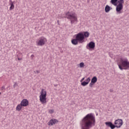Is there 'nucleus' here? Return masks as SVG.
Wrapping results in <instances>:
<instances>
[{
  "mask_svg": "<svg viewBox=\"0 0 129 129\" xmlns=\"http://www.w3.org/2000/svg\"><path fill=\"white\" fill-rule=\"evenodd\" d=\"M96 121L93 113H89L84 117L80 122L81 129H90L95 125Z\"/></svg>",
  "mask_w": 129,
  "mask_h": 129,
  "instance_id": "f257e3e1",
  "label": "nucleus"
},
{
  "mask_svg": "<svg viewBox=\"0 0 129 129\" xmlns=\"http://www.w3.org/2000/svg\"><path fill=\"white\" fill-rule=\"evenodd\" d=\"M117 64L120 70L129 69V61L127 58H119L117 60Z\"/></svg>",
  "mask_w": 129,
  "mask_h": 129,
  "instance_id": "f03ea898",
  "label": "nucleus"
},
{
  "mask_svg": "<svg viewBox=\"0 0 129 129\" xmlns=\"http://www.w3.org/2000/svg\"><path fill=\"white\" fill-rule=\"evenodd\" d=\"M66 18L70 20L71 24L73 25L75 23H78V18H77V14L73 11H69L66 14Z\"/></svg>",
  "mask_w": 129,
  "mask_h": 129,
  "instance_id": "7ed1b4c3",
  "label": "nucleus"
},
{
  "mask_svg": "<svg viewBox=\"0 0 129 129\" xmlns=\"http://www.w3.org/2000/svg\"><path fill=\"white\" fill-rule=\"evenodd\" d=\"M112 5L114 6H116V3H118V5L116 7V12L118 14H121L122 12H121V10L123 9V4L124 3V1L123 0H111L110 2Z\"/></svg>",
  "mask_w": 129,
  "mask_h": 129,
  "instance_id": "20e7f679",
  "label": "nucleus"
},
{
  "mask_svg": "<svg viewBox=\"0 0 129 129\" xmlns=\"http://www.w3.org/2000/svg\"><path fill=\"white\" fill-rule=\"evenodd\" d=\"M47 91L45 89H42L39 95V100L42 104H47Z\"/></svg>",
  "mask_w": 129,
  "mask_h": 129,
  "instance_id": "39448f33",
  "label": "nucleus"
},
{
  "mask_svg": "<svg viewBox=\"0 0 129 129\" xmlns=\"http://www.w3.org/2000/svg\"><path fill=\"white\" fill-rule=\"evenodd\" d=\"M47 41L48 40H47V38L43 36H42L37 40L36 45L37 46H40L41 47H42V46H44L45 44L46 43Z\"/></svg>",
  "mask_w": 129,
  "mask_h": 129,
  "instance_id": "423d86ee",
  "label": "nucleus"
},
{
  "mask_svg": "<svg viewBox=\"0 0 129 129\" xmlns=\"http://www.w3.org/2000/svg\"><path fill=\"white\" fill-rule=\"evenodd\" d=\"M76 39L78 40L79 43H84V42H85L84 39V35L83 34V33L80 32L77 34L76 36Z\"/></svg>",
  "mask_w": 129,
  "mask_h": 129,
  "instance_id": "0eeeda50",
  "label": "nucleus"
},
{
  "mask_svg": "<svg viewBox=\"0 0 129 129\" xmlns=\"http://www.w3.org/2000/svg\"><path fill=\"white\" fill-rule=\"evenodd\" d=\"M114 124L115 127H117V128H119L121 127V126L122 125V124H123V121L121 119H118L115 120Z\"/></svg>",
  "mask_w": 129,
  "mask_h": 129,
  "instance_id": "6e6552de",
  "label": "nucleus"
},
{
  "mask_svg": "<svg viewBox=\"0 0 129 129\" xmlns=\"http://www.w3.org/2000/svg\"><path fill=\"white\" fill-rule=\"evenodd\" d=\"M86 48L89 51H92L95 48V43L93 41L90 42L88 44H87Z\"/></svg>",
  "mask_w": 129,
  "mask_h": 129,
  "instance_id": "1a4fd4ad",
  "label": "nucleus"
},
{
  "mask_svg": "<svg viewBox=\"0 0 129 129\" xmlns=\"http://www.w3.org/2000/svg\"><path fill=\"white\" fill-rule=\"evenodd\" d=\"M59 121L56 119L52 118L49 120V121L47 123L48 125L52 126L54 125V124H56V123H58Z\"/></svg>",
  "mask_w": 129,
  "mask_h": 129,
  "instance_id": "9d476101",
  "label": "nucleus"
},
{
  "mask_svg": "<svg viewBox=\"0 0 129 129\" xmlns=\"http://www.w3.org/2000/svg\"><path fill=\"white\" fill-rule=\"evenodd\" d=\"M20 104H21L23 107H25L29 105V101H28V99H24L21 101Z\"/></svg>",
  "mask_w": 129,
  "mask_h": 129,
  "instance_id": "9b49d317",
  "label": "nucleus"
},
{
  "mask_svg": "<svg viewBox=\"0 0 129 129\" xmlns=\"http://www.w3.org/2000/svg\"><path fill=\"white\" fill-rule=\"evenodd\" d=\"M89 82H90V78L88 77L86 80H85V81L81 83V85L82 86H86V85H88V84H89Z\"/></svg>",
  "mask_w": 129,
  "mask_h": 129,
  "instance_id": "f8f14e48",
  "label": "nucleus"
},
{
  "mask_svg": "<svg viewBox=\"0 0 129 129\" xmlns=\"http://www.w3.org/2000/svg\"><path fill=\"white\" fill-rule=\"evenodd\" d=\"M105 123L107 126H109L111 129L115 128V126L111 122H106Z\"/></svg>",
  "mask_w": 129,
  "mask_h": 129,
  "instance_id": "ddd939ff",
  "label": "nucleus"
},
{
  "mask_svg": "<svg viewBox=\"0 0 129 129\" xmlns=\"http://www.w3.org/2000/svg\"><path fill=\"white\" fill-rule=\"evenodd\" d=\"M22 108H23V105L20 103L17 105L16 109L17 111H21V110H22Z\"/></svg>",
  "mask_w": 129,
  "mask_h": 129,
  "instance_id": "4468645a",
  "label": "nucleus"
},
{
  "mask_svg": "<svg viewBox=\"0 0 129 129\" xmlns=\"http://www.w3.org/2000/svg\"><path fill=\"white\" fill-rule=\"evenodd\" d=\"M83 34L84 35V38L85 39V38H88V37H89V35H90L89 32H88V31L84 32Z\"/></svg>",
  "mask_w": 129,
  "mask_h": 129,
  "instance_id": "2eb2a0df",
  "label": "nucleus"
},
{
  "mask_svg": "<svg viewBox=\"0 0 129 129\" xmlns=\"http://www.w3.org/2000/svg\"><path fill=\"white\" fill-rule=\"evenodd\" d=\"M111 10V8H110V7H109L108 5H106L105 8V13H108L109 11Z\"/></svg>",
  "mask_w": 129,
  "mask_h": 129,
  "instance_id": "dca6fc26",
  "label": "nucleus"
},
{
  "mask_svg": "<svg viewBox=\"0 0 129 129\" xmlns=\"http://www.w3.org/2000/svg\"><path fill=\"white\" fill-rule=\"evenodd\" d=\"M78 40H77V38H76V39H73L72 40V43L73 44V45H77V44H78Z\"/></svg>",
  "mask_w": 129,
  "mask_h": 129,
  "instance_id": "f3484780",
  "label": "nucleus"
},
{
  "mask_svg": "<svg viewBox=\"0 0 129 129\" xmlns=\"http://www.w3.org/2000/svg\"><path fill=\"white\" fill-rule=\"evenodd\" d=\"M97 82V78H96V77H93V78L91 80V82H92V83H96V82Z\"/></svg>",
  "mask_w": 129,
  "mask_h": 129,
  "instance_id": "a211bd4d",
  "label": "nucleus"
},
{
  "mask_svg": "<svg viewBox=\"0 0 129 129\" xmlns=\"http://www.w3.org/2000/svg\"><path fill=\"white\" fill-rule=\"evenodd\" d=\"M11 7L10 8V11H12L15 9V5H14V3L13 2L10 3Z\"/></svg>",
  "mask_w": 129,
  "mask_h": 129,
  "instance_id": "6ab92c4d",
  "label": "nucleus"
},
{
  "mask_svg": "<svg viewBox=\"0 0 129 129\" xmlns=\"http://www.w3.org/2000/svg\"><path fill=\"white\" fill-rule=\"evenodd\" d=\"M79 66L81 68H84V67H85V64H84V62H82L80 63Z\"/></svg>",
  "mask_w": 129,
  "mask_h": 129,
  "instance_id": "aec40b11",
  "label": "nucleus"
},
{
  "mask_svg": "<svg viewBox=\"0 0 129 129\" xmlns=\"http://www.w3.org/2000/svg\"><path fill=\"white\" fill-rule=\"evenodd\" d=\"M48 113L52 114V113H54V109H49Z\"/></svg>",
  "mask_w": 129,
  "mask_h": 129,
  "instance_id": "412c9836",
  "label": "nucleus"
},
{
  "mask_svg": "<svg viewBox=\"0 0 129 129\" xmlns=\"http://www.w3.org/2000/svg\"><path fill=\"white\" fill-rule=\"evenodd\" d=\"M94 83H92V82H91V83L89 84L90 87H93V85H94Z\"/></svg>",
  "mask_w": 129,
  "mask_h": 129,
  "instance_id": "4be33fe9",
  "label": "nucleus"
},
{
  "mask_svg": "<svg viewBox=\"0 0 129 129\" xmlns=\"http://www.w3.org/2000/svg\"><path fill=\"white\" fill-rule=\"evenodd\" d=\"M17 86H18V84L15 82V83H14V85H13V87H14V88H16V87H17Z\"/></svg>",
  "mask_w": 129,
  "mask_h": 129,
  "instance_id": "5701e85b",
  "label": "nucleus"
},
{
  "mask_svg": "<svg viewBox=\"0 0 129 129\" xmlns=\"http://www.w3.org/2000/svg\"><path fill=\"white\" fill-rule=\"evenodd\" d=\"M85 80V77L83 78L81 81L80 82H81V83H82V82H83V81H84V80Z\"/></svg>",
  "mask_w": 129,
  "mask_h": 129,
  "instance_id": "b1692460",
  "label": "nucleus"
},
{
  "mask_svg": "<svg viewBox=\"0 0 129 129\" xmlns=\"http://www.w3.org/2000/svg\"><path fill=\"white\" fill-rule=\"evenodd\" d=\"M34 54H32L31 55V58H32V59H33V58H34Z\"/></svg>",
  "mask_w": 129,
  "mask_h": 129,
  "instance_id": "393cba45",
  "label": "nucleus"
},
{
  "mask_svg": "<svg viewBox=\"0 0 129 129\" xmlns=\"http://www.w3.org/2000/svg\"><path fill=\"white\" fill-rule=\"evenodd\" d=\"M18 60H19L20 61V60H22V58H18Z\"/></svg>",
  "mask_w": 129,
  "mask_h": 129,
  "instance_id": "a878e982",
  "label": "nucleus"
},
{
  "mask_svg": "<svg viewBox=\"0 0 129 129\" xmlns=\"http://www.w3.org/2000/svg\"><path fill=\"white\" fill-rule=\"evenodd\" d=\"M1 94H2V93L0 92V95H1Z\"/></svg>",
  "mask_w": 129,
  "mask_h": 129,
  "instance_id": "bb28decb",
  "label": "nucleus"
},
{
  "mask_svg": "<svg viewBox=\"0 0 129 129\" xmlns=\"http://www.w3.org/2000/svg\"><path fill=\"white\" fill-rule=\"evenodd\" d=\"M37 73H39V72H37Z\"/></svg>",
  "mask_w": 129,
  "mask_h": 129,
  "instance_id": "cd10ccee",
  "label": "nucleus"
}]
</instances>
